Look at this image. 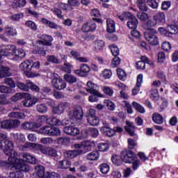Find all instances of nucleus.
<instances>
[{"mask_svg": "<svg viewBox=\"0 0 178 178\" xmlns=\"http://www.w3.org/2000/svg\"><path fill=\"white\" fill-rule=\"evenodd\" d=\"M104 47L105 42H104L103 40H95L94 42V48L97 52H98V51H102Z\"/></svg>", "mask_w": 178, "mask_h": 178, "instance_id": "nucleus-30", "label": "nucleus"}, {"mask_svg": "<svg viewBox=\"0 0 178 178\" xmlns=\"http://www.w3.org/2000/svg\"><path fill=\"white\" fill-rule=\"evenodd\" d=\"M117 75L118 76L120 80H122V81H124L127 77L126 72H124V70H123L122 68L117 69Z\"/></svg>", "mask_w": 178, "mask_h": 178, "instance_id": "nucleus-42", "label": "nucleus"}, {"mask_svg": "<svg viewBox=\"0 0 178 178\" xmlns=\"http://www.w3.org/2000/svg\"><path fill=\"white\" fill-rule=\"evenodd\" d=\"M5 33L8 37H13V35H16V34H17L16 29L10 26L6 27Z\"/></svg>", "mask_w": 178, "mask_h": 178, "instance_id": "nucleus-39", "label": "nucleus"}, {"mask_svg": "<svg viewBox=\"0 0 178 178\" xmlns=\"http://www.w3.org/2000/svg\"><path fill=\"white\" fill-rule=\"evenodd\" d=\"M126 124L127 126H126L124 127V129H125L127 133L129 134V135L131 137H134V136H136V134L134 133V130H136V127L134 126V123L131 122L129 121H127Z\"/></svg>", "mask_w": 178, "mask_h": 178, "instance_id": "nucleus-20", "label": "nucleus"}, {"mask_svg": "<svg viewBox=\"0 0 178 178\" xmlns=\"http://www.w3.org/2000/svg\"><path fill=\"white\" fill-rule=\"evenodd\" d=\"M21 122L19 120H10V129H17Z\"/></svg>", "mask_w": 178, "mask_h": 178, "instance_id": "nucleus-53", "label": "nucleus"}, {"mask_svg": "<svg viewBox=\"0 0 178 178\" xmlns=\"http://www.w3.org/2000/svg\"><path fill=\"white\" fill-rule=\"evenodd\" d=\"M3 143L4 144L3 152L5 155H7L8 158H12L13 159L16 158V156H17V152L12 149L13 148V142L9 139H5L3 140Z\"/></svg>", "mask_w": 178, "mask_h": 178, "instance_id": "nucleus-4", "label": "nucleus"}, {"mask_svg": "<svg viewBox=\"0 0 178 178\" xmlns=\"http://www.w3.org/2000/svg\"><path fill=\"white\" fill-rule=\"evenodd\" d=\"M8 118L13 119H25L26 114L23 112H11L8 114Z\"/></svg>", "mask_w": 178, "mask_h": 178, "instance_id": "nucleus-29", "label": "nucleus"}, {"mask_svg": "<svg viewBox=\"0 0 178 178\" xmlns=\"http://www.w3.org/2000/svg\"><path fill=\"white\" fill-rule=\"evenodd\" d=\"M111 161L114 165H116V166H120V165H122V161L123 160H122L120 156L115 155L111 157Z\"/></svg>", "mask_w": 178, "mask_h": 178, "instance_id": "nucleus-51", "label": "nucleus"}, {"mask_svg": "<svg viewBox=\"0 0 178 178\" xmlns=\"http://www.w3.org/2000/svg\"><path fill=\"white\" fill-rule=\"evenodd\" d=\"M43 154L44 155H48V156H52L53 158H56V156H58V151L51 147H46Z\"/></svg>", "mask_w": 178, "mask_h": 178, "instance_id": "nucleus-24", "label": "nucleus"}, {"mask_svg": "<svg viewBox=\"0 0 178 178\" xmlns=\"http://www.w3.org/2000/svg\"><path fill=\"white\" fill-rule=\"evenodd\" d=\"M98 86L92 83V81H88L87 88H86L87 92L90 94H92V95H98L99 96V92H98Z\"/></svg>", "mask_w": 178, "mask_h": 178, "instance_id": "nucleus-15", "label": "nucleus"}, {"mask_svg": "<svg viewBox=\"0 0 178 178\" xmlns=\"http://www.w3.org/2000/svg\"><path fill=\"white\" fill-rule=\"evenodd\" d=\"M150 98L153 99V101L159 100V93H158V90L154 89L151 90Z\"/></svg>", "mask_w": 178, "mask_h": 178, "instance_id": "nucleus-54", "label": "nucleus"}, {"mask_svg": "<svg viewBox=\"0 0 178 178\" xmlns=\"http://www.w3.org/2000/svg\"><path fill=\"white\" fill-rule=\"evenodd\" d=\"M100 130L102 131V133H104L107 137H113V136L115 134L114 129H111L109 125L102 127Z\"/></svg>", "mask_w": 178, "mask_h": 178, "instance_id": "nucleus-23", "label": "nucleus"}, {"mask_svg": "<svg viewBox=\"0 0 178 178\" xmlns=\"http://www.w3.org/2000/svg\"><path fill=\"white\" fill-rule=\"evenodd\" d=\"M64 80L69 84H74L77 83V78L72 74H66L64 75Z\"/></svg>", "mask_w": 178, "mask_h": 178, "instance_id": "nucleus-34", "label": "nucleus"}, {"mask_svg": "<svg viewBox=\"0 0 178 178\" xmlns=\"http://www.w3.org/2000/svg\"><path fill=\"white\" fill-rule=\"evenodd\" d=\"M38 38L45 40L46 46L52 47V42L54 41V38H52V36L47 34H42L38 35Z\"/></svg>", "mask_w": 178, "mask_h": 178, "instance_id": "nucleus-21", "label": "nucleus"}, {"mask_svg": "<svg viewBox=\"0 0 178 178\" xmlns=\"http://www.w3.org/2000/svg\"><path fill=\"white\" fill-rule=\"evenodd\" d=\"M84 151L80 150L79 149L75 150H67L64 152V156L67 159H73L77 158L79 155H83Z\"/></svg>", "mask_w": 178, "mask_h": 178, "instance_id": "nucleus-12", "label": "nucleus"}, {"mask_svg": "<svg viewBox=\"0 0 178 178\" xmlns=\"http://www.w3.org/2000/svg\"><path fill=\"white\" fill-rule=\"evenodd\" d=\"M39 133L40 134H44V136H49V137H54L60 136V129L58 127L52 126H44L39 129Z\"/></svg>", "mask_w": 178, "mask_h": 178, "instance_id": "nucleus-3", "label": "nucleus"}, {"mask_svg": "<svg viewBox=\"0 0 178 178\" xmlns=\"http://www.w3.org/2000/svg\"><path fill=\"white\" fill-rule=\"evenodd\" d=\"M26 27H28V29H31L33 30V31H37V24H35V22L29 20L25 22Z\"/></svg>", "mask_w": 178, "mask_h": 178, "instance_id": "nucleus-46", "label": "nucleus"}, {"mask_svg": "<svg viewBox=\"0 0 178 178\" xmlns=\"http://www.w3.org/2000/svg\"><path fill=\"white\" fill-rule=\"evenodd\" d=\"M35 170L36 171V175L40 178H44L45 176V168L42 165H38L35 167Z\"/></svg>", "mask_w": 178, "mask_h": 178, "instance_id": "nucleus-35", "label": "nucleus"}, {"mask_svg": "<svg viewBox=\"0 0 178 178\" xmlns=\"http://www.w3.org/2000/svg\"><path fill=\"white\" fill-rule=\"evenodd\" d=\"M13 56H16V58H24L26 56V51L22 49H17L15 47V53H14Z\"/></svg>", "mask_w": 178, "mask_h": 178, "instance_id": "nucleus-49", "label": "nucleus"}, {"mask_svg": "<svg viewBox=\"0 0 178 178\" xmlns=\"http://www.w3.org/2000/svg\"><path fill=\"white\" fill-rule=\"evenodd\" d=\"M17 88L21 90V91H29V84H27V82L26 83H22V82H17L16 84Z\"/></svg>", "mask_w": 178, "mask_h": 178, "instance_id": "nucleus-48", "label": "nucleus"}, {"mask_svg": "<svg viewBox=\"0 0 178 178\" xmlns=\"http://www.w3.org/2000/svg\"><path fill=\"white\" fill-rule=\"evenodd\" d=\"M8 162L20 172H29L30 170V165H29L24 160L18 159L17 156L13 159L8 158Z\"/></svg>", "mask_w": 178, "mask_h": 178, "instance_id": "nucleus-1", "label": "nucleus"}, {"mask_svg": "<svg viewBox=\"0 0 178 178\" xmlns=\"http://www.w3.org/2000/svg\"><path fill=\"white\" fill-rule=\"evenodd\" d=\"M42 23L48 26V27H49L50 29H58V26L56 24H55L54 22H51L50 21H48V19L45 18H42Z\"/></svg>", "mask_w": 178, "mask_h": 178, "instance_id": "nucleus-50", "label": "nucleus"}, {"mask_svg": "<svg viewBox=\"0 0 178 178\" xmlns=\"http://www.w3.org/2000/svg\"><path fill=\"white\" fill-rule=\"evenodd\" d=\"M120 65V58L119 57H114L111 62V67H118Z\"/></svg>", "mask_w": 178, "mask_h": 178, "instance_id": "nucleus-64", "label": "nucleus"}, {"mask_svg": "<svg viewBox=\"0 0 178 178\" xmlns=\"http://www.w3.org/2000/svg\"><path fill=\"white\" fill-rule=\"evenodd\" d=\"M99 169L102 175H108L109 172V165L108 163H102L99 166Z\"/></svg>", "mask_w": 178, "mask_h": 178, "instance_id": "nucleus-41", "label": "nucleus"}, {"mask_svg": "<svg viewBox=\"0 0 178 178\" xmlns=\"http://www.w3.org/2000/svg\"><path fill=\"white\" fill-rule=\"evenodd\" d=\"M88 131L93 138H97L99 136V131L96 128H89Z\"/></svg>", "mask_w": 178, "mask_h": 178, "instance_id": "nucleus-58", "label": "nucleus"}, {"mask_svg": "<svg viewBox=\"0 0 178 178\" xmlns=\"http://www.w3.org/2000/svg\"><path fill=\"white\" fill-rule=\"evenodd\" d=\"M56 143L60 145H66V144H69L70 143V138L68 137H60L56 139Z\"/></svg>", "mask_w": 178, "mask_h": 178, "instance_id": "nucleus-40", "label": "nucleus"}, {"mask_svg": "<svg viewBox=\"0 0 178 178\" xmlns=\"http://www.w3.org/2000/svg\"><path fill=\"white\" fill-rule=\"evenodd\" d=\"M136 158V154L131 150H122L121 152L120 159L125 163H133Z\"/></svg>", "mask_w": 178, "mask_h": 178, "instance_id": "nucleus-6", "label": "nucleus"}, {"mask_svg": "<svg viewBox=\"0 0 178 178\" xmlns=\"http://www.w3.org/2000/svg\"><path fill=\"white\" fill-rule=\"evenodd\" d=\"M10 76V68L5 66H0V79Z\"/></svg>", "mask_w": 178, "mask_h": 178, "instance_id": "nucleus-26", "label": "nucleus"}, {"mask_svg": "<svg viewBox=\"0 0 178 178\" xmlns=\"http://www.w3.org/2000/svg\"><path fill=\"white\" fill-rule=\"evenodd\" d=\"M71 165H72V163L66 159L60 161L58 162V168L60 169H69Z\"/></svg>", "mask_w": 178, "mask_h": 178, "instance_id": "nucleus-36", "label": "nucleus"}, {"mask_svg": "<svg viewBox=\"0 0 178 178\" xmlns=\"http://www.w3.org/2000/svg\"><path fill=\"white\" fill-rule=\"evenodd\" d=\"M168 36L173 34H178V25H170L168 26Z\"/></svg>", "mask_w": 178, "mask_h": 178, "instance_id": "nucleus-43", "label": "nucleus"}, {"mask_svg": "<svg viewBox=\"0 0 178 178\" xmlns=\"http://www.w3.org/2000/svg\"><path fill=\"white\" fill-rule=\"evenodd\" d=\"M24 15L22 13L14 14L10 17V20L13 22H19L21 19H22Z\"/></svg>", "mask_w": 178, "mask_h": 178, "instance_id": "nucleus-55", "label": "nucleus"}, {"mask_svg": "<svg viewBox=\"0 0 178 178\" xmlns=\"http://www.w3.org/2000/svg\"><path fill=\"white\" fill-rule=\"evenodd\" d=\"M153 19L154 20L156 21V23H165V13H159L153 17Z\"/></svg>", "mask_w": 178, "mask_h": 178, "instance_id": "nucleus-33", "label": "nucleus"}, {"mask_svg": "<svg viewBox=\"0 0 178 178\" xmlns=\"http://www.w3.org/2000/svg\"><path fill=\"white\" fill-rule=\"evenodd\" d=\"M111 51L112 55L114 57H118V56L119 55V48H118V46L116 45H111Z\"/></svg>", "mask_w": 178, "mask_h": 178, "instance_id": "nucleus-62", "label": "nucleus"}, {"mask_svg": "<svg viewBox=\"0 0 178 178\" xmlns=\"http://www.w3.org/2000/svg\"><path fill=\"white\" fill-rule=\"evenodd\" d=\"M26 84H28L29 90L35 91V92H38L40 91V88L37 85L34 84L31 81H26Z\"/></svg>", "mask_w": 178, "mask_h": 178, "instance_id": "nucleus-47", "label": "nucleus"}, {"mask_svg": "<svg viewBox=\"0 0 178 178\" xmlns=\"http://www.w3.org/2000/svg\"><path fill=\"white\" fill-rule=\"evenodd\" d=\"M127 27L131 29H137V26H138V20L134 15H132L131 13L130 15L127 18Z\"/></svg>", "mask_w": 178, "mask_h": 178, "instance_id": "nucleus-14", "label": "nucleus"}, {"mask_svg": "<svg viewBox=\"0 0 178 178\" xmlns=\"http://www.w3.org/2000/svg\"><path fill=\"white\" fill-rule=\"evenodd\" d=\"M87 122L90 126H98L99 124V118L97 117H90L87 118Z\"/></svg>", "mask_w": 178, "mask_h": 178, "instance_id": "nucleus-37", "label": "nucleus"}, {"mask_svg": "<svg viewBox=\"0 0 178 178\" xmlns=\"http://www.w3.org/2000/svg\"><path fill=\"white\" fill-rule=\"evenodd\" d=\"M45 122L47 123L48 122V115H39L38 118V124H41L42 123H45Z\"/></svg>", "mask_w": 178, "mask_h": 178, "instance_id": "nucleus-61", "label": "nucleus"}, {"mask_svg": "<svg viewBox=\"0 0 178 178\" xmlns=\"http://www.w3.org/2000/svg\"><path fill=\"white\" fill-rule=\"evenodd\" d=\"M4 83L11 88H15V87H16V83H15V81H13V79L12 78H6L4 80Z\"/></svg>", "mask_w": 178, "mask_h": 178, "instance_id": "nucleus-57", "label": "nucleus"}, {"mask_svg": "<svg viewBox=\"0 0 178 178\" xmlns=\"http://www.w3.org/2000/svg\"><path fill=\"white\" fill-rule=\"evenodd\" d=\"M38 101V99H37V98L29 96L27 98L22 100V105L25 106V108H31V106L37 104Z\"/></svg>", "mask_w": 178, "mask_h": 178, "instance_id": "nucleus-17", "label": "nucleus"}, {"mask_svg": "<svg viewBox=\"0 0 178 178\" xmlns=\"http://www.w3.org/2000/svg\"><path fill=\"white\" fill-rule=\"evenodd\" d=\"M45 147L44 146H42L41 144H37V143H33L32 146V149H34L35 151H40L42 154H44L45 151Z\"/></svg>", "mask_w": 178, "mask_h": 178, "instance_id": "nucleus-52", "label": "nucleus"}, {"mask_svg": "<svg viewBox=\"0 0 178 178\" xmlns=\"http://www.w3.org/2000/svg\"><path fill=\"white\" fill-rule=\"evenodd\" d=\"M152 120L157 124H162L163 123V117L158 113H154L152 115Z\"/></svg>", "mask_w": 178, "mask_h": 178, "instance_id": "nucleus-31", "label": "nucleus"}, {"mask_svg": "<svg viewBox=\"0 0 178 178\" xmlns=\"http://www.w3.org/2000/svg\"><path fill=\"white\" fill-rule=\"evenodd\" d=\"M106 30L108 33H115L116 28L115 25V21L113 19L108 18L106 19Z\"/></svg>", "mask_w": 178, "mask_h": 178, "instance_id": "nucleus-22", "label": "nucleus"}, {"mask_svg": "<svg viewBox=\"0 0 178 178\" xmlns=\"http://www.w3.org/2000/svg\"><path fill=\"white\" fill-rule=\"evenodd\" d=\"M40 124L37 122H24L22 124V127L24 130H33V129H38Z\"/></svg>", "mask_w": 178, "mask_h": 178, "instance_id": "nucleus-19", "label": "nucleus"}, {"mask_svg": "<svg viewBox=\"0 0 178 178\" xmlns=\"http://www.w3.org/2000/svg\"><path fill=\"white\" fill-rule=\"evenodd\" d=\"M90 67L87 64H82L80 66L79 70H74V74H76V76H79L80 77H86L87 76V74L90 73Z\"/></svg>", "mask_w": 178, "mask_h": 178, "instance_id": "nucleus-13", "label": "nucleus"}, {"mask_svg": "<svg viewBox=\"0 0 178 178\" xmlns=\"http://www.w3.org/2000/svg\"><path fill=\"white\" fill-rule=\"evenodd\" d=\"M86 158L88 161H97L99 158V153H98V151H93L88 153Z\"/></svg>", "mask_w": 178, "mask_h": 178, "instance_id": "nucleus-28", "label": "nucleus"}, {"mask_svg": "<svg viewBox=\"0 0 178 178\" xmlns=\"http://www.w3.org/2000/svg\"><path fill=\"white\" fill-rule=\"evenodd\" d=\"M31 63H33V61L25 60L21 63L19 67L22 71L25 73L27 77H39V76H41V74H40L38 72H34L32 71Z\"/></svg>", "mask_w": 178, "mask_h": 178, "instance_id": "nucleus-2", "label": "nucleus"}, {"mask_svg": "<svg viewBox=\"0 0 178 178\" xmlns=\"http://www.w3.org/2000/svg\"><path fill=\"white\" fill-rule=\"evenodd\" d=\"M36 112L38 113H47L48 112V106L44 103H38L36 106Z\"/></svg>", "mask_w": 178, "mask_h": 178, "instance_id": "nucleus-25", "label": "nucleus"}, {"mask_svg": "<svg viewBox=\"0 0 178 178\" xmlns=\"http://www.w3.org/2000/svg\"><path fill=\"white\" fill-rule=\"evenodd\" d=\"M0 129H10V120L0 122Z\"/></svg>", "mask_w": 178, "mask_h": 178, "instance_id": "nucleus-60", "label": "nucleus"}, {"mask_svg": "<svg viewBox=\"0 0 178 178\" xmlns=\"http://www.w3.org/2000/svg\"><path fill=\"white\" fill-rule=\"evenodd\" d=\"M84 116V112L83 111V107L80 106H75L72 110V119L75 122H81Z\"/></svg>", "mask_w": 178, "mask_h": 178, "instance_id": "nucleus-9", "label": "nucleus"}, {"mask_svg": "<svg viewBox=\"0 0 178 178\" xmlns=\"http://www.w3.org/2000/svg\"><path fill=\"white\" fill-rule=\"evenodd\" d=\"M67 108H70V103L62 102L57 106L53 108V113L54 115H62Z\"/></svg>", "mask_w": 178, "mask_h": 178, "instance_id": "nucleus-11", "label": "nucleus"}, {"mask_svg": "<svg viewBox=\"0 0 178 178\" xmlns=\"http://www.w3.org/2000/svg\"><path fill=\"white\" fill-rule=\"evenodd\" d=\"M147 1L146 0H137L136 5L140 10L142 12H147L148 11V6H147Z\"/></svg>", "mask_w": 178, "mask_h": 178, "instance_id": "nucleus-27", "label": "nucleus"}, {"mask_svg": "<svg viewBox=\"0 0 178 178\" xmlns=\"http://www.w3.org/2000/svg\"><path fill=\"white\" fill-rule=\"evenodd\" d=\"M156 34H158V32L155 31V29L147 31L144 33L145 38L146 41L149 42L150 45H159V40L158 39Z\"/></svg>", "mask_w": 178, "mask_h": 178, "instance_id": "nucleus-5", "label": "nucleus"}, {"mask_svg": "<svg viewBox=\"0 0 178 178\" xmlns=\"http://www.w3.org/2000/svg\"><path fill=\"white\" fill-rule=\"evenodd\" d=\"M95 143L91 140H85L81 143H76L74 145V148L79 149V151H83V154H86L87 151H90L92 147H94Z\"/></svg>", "mask_w": 178, "mask_h": 178, "instance_id": "nucleus-7", "label": "nucleus"}, {"mask_svg": "<svg viewBox=\"0 0 178 178\" xmlns=\"http://www.w3.org/2000/svg\"><path fill=\"white\" fill-rule=\"evenodd\" d=\"M98 149L102 152H104V151H108L109 149V144L108 143H99L98 145Z\"/></svg>", "mask_w": 178, "mask_h": 178, "instance_id": "nucleus-59", "label": "nucleus"}, {"mask_svg": "<svg viewBox=\"0 0 178 178\" xmlns=\"http://www.w3.org/2000/svg\"><path fill=\"white\" fill-rule=\"evenodd\" d=\"M14 54H16V46L13 44H8L0 49V56L1 57L13 56Z\"/></svg>", "mask_w": 178, "mask_h": 178, "instance_id": "nucleus-10", "label": "nucleus"}, {"mask_svg": "<svg viewBox=\"0 0 178 178\" xmlns=\"http://www.w3.org/2000/svg\"><path fill=\"white\" fill-rule=\"evenodd\" d=\"M143 83V74H140L137 76L136 86L132 89V95H137L140 91V87H141V83Z\"/></svg>", "mask_w": 178, "mask_h": 178, "instance_id": "nucleus-18", "label": "nucleus"}, {"mask_svg": "<svg viewBox=\"0 0 178 178\" xmlns=\"http://www.w3.org/2000/svg\"><path fill=\"white\" fill-rule=\"evenodd\" d=\"M146 22H147L145 25V30H147V31H151L152 30H154L152 27H155V26H156V22L154 19H148Z\"/></svg>", "mask_w": 178, "mask_h": 178, "instance_id": "nucleus-32", "label": "nucleus"}, {"mask_svg": "<svg viewBox=\"0 0 178 178\" xmlns=\"http://www.w3.org/2000/svg\"><path fill=\"white\" fill-rule=\"evenodd\" d=\"M132 105H133L134 108L136 109V111H137L140 113H145V109L144 108V107L143 106H141V104H140L136 102H133Z\"/></svg>", "mask_w": 178, "mask_h": 178, "instance_id": "nucleus-45", "label": "nucleus"}, {"mask_svg": "<svg viewBox=\"0 0 178 178\" xmlns=\"http://www.w3.org/2000/svg\"><path fill=\"white\" fill-rule=\"evenodd\" d=\"M51 86L56 90H58L59 91H60L66 88V82L63 81V79L60 78V76H54V79H52L51 80Z\"/></svg>", "mask_w": 178, "mask_h": 178, "instance_id": "nucleus-8", "label": "nucleus"}, {"mask_svg": "<svg viewBox=\"0 0 178 178\" xmlns=\"http://www.w3.org/2000/svg\"><path fill=\"white\" fill-rule=\"evenodd\" d=\"M22 156L23 158H25V159H26V161L29 162V163H36L37 162L35 158L30 154L24 153L22 154Z\"/></svg>", "mask_w": 178, "mask_h": 178, "instance_id": "nucleus-38", "label": "nucleus"}, {"mask_svg": "<svg viewBox=\"0 0 178 178\" xmlns=\"http://www.w3.org/2000/svg\"><path fill=\"white\" fill-rule=\"evenodd\" d=\"M146 3L152 8V9H157L158 8V3L156 0H146Z\"/></svg>", "mask_w": 178, "mask_h": 178, "instance_id": "nucleus-56", "label": "nucleus"}, {"mask_svg": "<svg viewBox=\"0 0 178 178\" xmlns=\"http://www.w3.org/2000/svg\"><path fill=\"white\" fill-rule=\"evenodd\" d=\"M97 29V25L95 22L92 21H89L83 24L82 26V31L83 33H90V31H94Z\"/></svg>", "mask_w": 178, "mask_h": 178, "instance_id": "nucleus-16", "label": "nucleus"}, {"mask_svg": "<svg viewBox=\"0 0 178 178\" xmlns=\"http://www.w3.org/2000/svg\"><path fill=\"white\" fill-rule=\"evenodd\" d=\"M33 53L35 55H40V56H45L47 55L45 50H44V47H38L37 49L33 51Z\"/></svg>", "mask_w": 178, "mask_h": 178, "instance_id": "nucleus-44", "label": "nucleus"}, {"mask_svg": "<svg viewBox=\"0 0 178 178\" xmlns=\"http://www.w3.org/2000/svg\"><path fill=\"white\" fill-rule=\"evenodd\" d=\"M51 11L53 12L59 19H63V15H62V10L60 9L54 8L51 9Z\"/></svg>", "mask_w": 178, "mask_h": 178, "instance_id": "nucleus-63", "label": "nucleus"}]
</instances>
